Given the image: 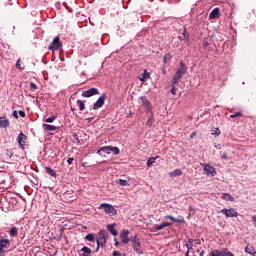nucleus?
<instances>
[{
    "label": "nucleus",
    "instance_id": "f704fd0d",
    "mask_svg": "<svg viewBox=\"0 0 256 256\" xmlns=\"http://www.w3.org/2000/svg\"><path fill=\"white\" fill-rule=\"evenodd\" d=\"M56 119H57L56 115L50 116L45 120V123H53V121H56Z\"/></svg>",
    "mask_w": 256,
    "mask_h": 256
},
{
    "label": "nucleus",
    "instance_id": "de8ad7c7",
    "mask_svg": "<svg viewBox=\"0 0 256 256\" xmlns=\"http://www.w3.org/2000/svg\"><path fill=\"white\" fill-rule=\"evenodd\" d=\"M178 39L180 40V41H183V40H186L187 38H185V36H178Z\"/></svg>",
    "mask_w": 256,
    "mask_h": 256
},
{
    "label": "nucleus",
    "instance_id": "6ab92c4d",
    "mask_svg": "<svg viewBox=\"0 0 256 256\" xmlns=\"http://www.w3.org/2000/svg\"><path fill=\"white\" fill-rule=\"evenodd\" d=\"M220 17V8L213 9L209 14V19H216Z\"/></svg>",
    "mask_w": 256,
    "mask_h": 256
},
{
    "label": "nucleus",
    "instance_id": "393cba45",
    "mask_svg": "<svg viewBox=\"0 0 256 256\" xmlns=\"http://www.w3.org/2000/svg\"><path fill=\"white\" fill-rule=\"evenodd\" d=\"M210 255L211 256H224V248H222L221 250L214 249L211 251Z\"/></svg>",
    "mask_w": 256,
    "mask_h": 256
},
{
    "label": "nucleus",
    "instance_id": "79ce46f5",
    "mask_svg": "<svg viewBox=\"0 0 256 256\" xmlns=\"http://www.w3.org/2000/svg\"><path fill=\"white\" fill-rule=\"evenodd\" d=\"M16 67H18V69H22L21 68V59H18V61H16Z\"/></svg>",
    "mask_w": 256,
    "mask_h": 256
},
{
    "label": "nucleus",
    "instance_id": "f3484780",
    "mask_svg": "<svg viewBox=\"0 0 256 256\" xmlns=\"http://www.w3.org/2000/svg\"><path fill=\"white\" fill-rule=\"evenodd\" d=\"M9 125L10 121L6 117H0V129H6Z\"/></svg>",
    "mask_w": 256,
    "mask_h": 256
},
{
    "label": "nucleus",
    "instance_id": "4be33fe9",
    "mask_svg": "<svg viewBox=\"0 0 256 256\" xmlns=\"http://www.w3.org/2000/svg\"><path fill=\"white\" fill-rule=\"evenodd\" d=\"M81 256H91L92 255V250L91 248L87 247V246H84L81 248Z\"/></svg>",
    "mask_w": 256,
    "mask_h": 256
},
{
    "label": "nucleus",
    "instance_id": "6e6d98bb",
    "mask_svg": "<svg viewBox=\"0 0 256 256\" xmlns=\"http://www.w3.org/2000/svg\"><path fill=\"white\" fill-rule=\"evenodd\" d=\"M72 137H73V139H78V135L77 134H73Z\"/></svg>",
    "mask_w": 256,
    "mask_h": 256
},
{
    "label": "nucleus",
    "instance_id": "680f3d73",
    "mask_svg": "<svg viewBox=\"0 0 256 256\" xmlns=\"http://www.w3.org/2000/svg\"><path fill=\"white\" fill-rule=\"evenodd\" d=\"M88 121H93V118H88Z\"/></svg>",
    "mask_w": 256,
    "mask_h": 256
},
{
    "label": "nucleus",
    "instance_id": "3c124183",
    "mask_svg": "<svg viewBox=\"0 0 256 256\" xmlns=\"http://www.w3.org/2000/svg\"><path fill=\"white\" fill-rule=\"evenodd\" d=\"M195 136H196V132H193V133L190 135V139H194Z\"/></svg>",
    "mask_w": 256,
    "mask_h": 256
},
{
    "label": "nucleus",
    "instance_id": "2f4dec72",
    "mask_svg": "<svg viewBox=\"0 0 256 256\" xmlns=\"http://www.w3.org/2000/svg\"><path fill=\"white\" fill-rule=\"evenodd\" d=\"M77 105H78L79 111H84V109H85V103H84V101H82V100H77Z\"/></svg>",
    "mask_w": 256,
    "mask_h": 256
},
{
    "label": "nucleus",
    "instance_id": "f8f14e48",
    "mask_svg": "<svg viewBox=\"0 0 256 256\" xmlns=\"http://www.w3.org/2000/svg\"><path fill=\"white\" fill-rule=\"evenodd\" d=\"M26 139H27V136L23 132H20V135H18V145L20 149H24Z\"/></svg>",
    "mask_w": 256,
    "mask_h": 256
},
{
    "label": "nucleus",
    "instance_id": "58836bf2",
    "mask_svg": "<svg viewBox=\"0 0 256 256\" xmlns=\"http://www.w3.org/2000/svg\"><path fill=\"white\" fill-rule=\"evenodd\" d=\"M212 135H221V131H220V129H218V128H214L213 130H212V133H211Z\"/></svg>",
    "mask_w": 256,
    "mask_h": 256
},
{
    "label": "nucleus",
    "instance_id": "a19ab883",
    "mask_svg": "<svg viewBox=\"0 0 256 256\" xmlns=\"http://www.w3.org/2000/svg\"><path fill=\"white\" fill-rule=\"evenodd\" d=\"M182 36H183L184 38H187V39L189 38V34H187V30H186V29L183 30Z\"/></svg>",
    "mask_w": 256,
    "mask_h": 256
},
{
    "label": "nucleus",
    "instance_id": "09e8293b",
    "mask_svg": "<svg viewBox=\"0 0 256 256\" xmlns=\"http://www.w3.org/2000/svg\"><path fill=\"white\" fill-rule=\"evenodd\" d=\"M0 254H5V248L0 246Z\"/></svg>",
    "mask_w": 256,
    "mask_h": 256
},
{
    "label": "nucleus",
    "instance_id": "c756f323",
    "mask_svg": "<svg viewBox=\"0 0 256 256\" xmlns=\"http://www.w3.org/2000/svg\"><path fill=\"white\" fill-rule=\"evenodd\" d=\"M255 251V247L254 246H246L245 247V253L251 255L253 254V252Z\"/></svg>",
    "mask_w": 256,
    "mask_h": 256
},
{
    "label": "nucleus",
    "instance_id": "6e6552de",
    "mask_svg": "<svg viewBox=\"0 0 256 256\" xmlns=\"http://www.w3.org/2000/svg\"><path fill=\"white\" fill-rule=\"evenodd\" d=\"M130 235V231L129 230H122L120 233V239H121V243L124 245H128L129 242L132 241V239H129L128 236Z\"/></svg>",
    "mask_w": 256,
    "mask_h": 256
},
{
    "label": "nucleus",
    "instance_id": "bf43d9fd",
    "mask_svg": "<svg viewBox=\"0 0 256 256\" xmlns=\"http://www.w3.org/2000/svg\"><path fill=\"white\" fill-rule=\"evenodd\" d=\"M199 256H204V251L200 252Z\"/></svg>",
    "mask_w": 256,
    "mask_h": 256
},
{
    "label": "nucleus",
    "instance_id": "b1692460",
    "mask_svg": "<svg viewBox=\"0 0 256 256\" xmlns=\"http://www.w3.org/2000/svg\"><path fill=\"white\" fill-rule=\"evenodd\" d=\"M84 239L88 242H95L96 241V234L89 233V234L85 235Z\"/></svg>",
    "mask_w": 256,
    "mask_h": 256
},
{
    "label": "nucleus",
    "instance_id": "4d7b16f0",
    "mask_svg": "<svg viewBox=\"0 0 256 256\" xmlns=\"http://www.w3.org/2000/svg\"><path fill=\"white\" fill-rule=\"evenodd\" d=\"M251 256H256V250L251 253Z\"/></svg>",
    "mask_w": 256,
    "mask_h": 256
},
{
    "label": "nucleus",
    "instance_id": "aec40b11",
    "mask_svg": "<svg viewBox=\"0 0 256 256\" xmlns=\"http://www.w3.org/2000/svg\"><path fill=\"white\" fill-rule=\"evenodd\" d=\"M107 230L110 232V234L114 237L118 236V231L115 229V224H109L107 225Z\"/></svg>",
    "mask_w": 256,
    "mask_h": 256
},
{
    "label": "nucleus",
    "instance_id": "2eb2a0df",
    "mask_svg": "<svg viewBox=\"0 0 256 256\" xmlns=\"http://www.w3.org/2000/svg\"><path fill=\"white\" fill-rule=\"evenodd\" d=\"M97 153L98 155H104L102 153L109 155V153H111V146H103L97 150Z\"/></svg>",
    "mask_w": 256,
    "mask_h": 256
},
{
    "label": "nucleus",
    "instance_id": "1a4fd4ad",
    "mask_svg": "<svg viewBox=\"0 0 256 256\" xmlns=\"http://www.w3.org/2000/svg\"><path fill=\"white\" fill-rule=\"evenodd\" d=\"M99 90L97 88H90L88 90H85L81 93L82 97H93V95H99Z\"/></svg>",
    "mask_w": 256,
    "mask_h": 256
},
{
    "label": "nucleus",
    "instance_id": "5701e85b",
    "mask_svg": "<svg viewBox=\"0 0 256 256\" xmlns=\"http://www.w3.org/2000/svg\"><path fill=\"white\" fill-rule=\"evenodd\" d=\"M221 199L229 202L235 201L234 197H232L229 193H222Z\"/></svg>",
    "mask_w": 256,
    "mask_h": 256
},
{
    "label": "nucleus",
    "instance_id": "c03bdc74",
    "mask_svg": "<svg viewBox=\"0 0 256 256\" xmlns=\"http://www.w3.org/2000/svg\"><path fill=\"white\" fill-rule=\"evenodd\" d=\"M221 159H228V154L226 152H224L222 155H221Z\"/></svg>",
    "mask_w": 256,
    "mask_h": 256
},
{
    "label": "nucleus",
    "instance_id": "412c9836",
    "mask_svg": "<svg viewBox=\"0 0 256 256\" xmlns=\"http://www.w3.org/2000/svg\"><path fill=\"white\" fill-rule=\"evenodd\" d=\"M45 173H46L47 175H49L50 177H52V178H57V173H56V171L53 170V169L50 168V167H45Z\"/></svg>",
    "mask_w": 256,
    "mask_h": 256
},
{
    "label": "nucleus",
    "instance_id": "473e14b6",
    "mask_svg": "<svg viewBox=\"0 0 256 256\" xmlns=\"http://www.w3.org/2000/svg\"><path fill=\"white\" fill-rule=\"evenodd\" d=\"M114 153V155H119L120 149L118 147L110 146V152Z\"/></svg>",
    "mask_w": 256,
    "mask_h": 256
},
{
    "label": "nucleus",
    "instance_id": "ddd939ff",
    "mask_svg": "<svg viewBox=\"0 0 256 256\" xmlns=\"http://www.w3.org/2000/svg\"><path fill=\"white\" fill-rule=\"evenodd\" d=\"M201 167H203L204 172H206L207 175H212L214 173V168L210 164L201 163Z\"/></svg>",
    "mask_w": 256,
    "mask_h": 256
},
{
    "label": "nucleus",
    "instance_id": "f03ea898",
    "mask_svg": "<svg viewBox=\"0 0 256 256\" xmlns=\"http://www.w3.org/2000/svg\"><path fill=\"white\" fill-rule=\"evenodd\" d=\"M187 72V66L181 62L180 66L178 67L176 73L172 78V85H176L179 83L180 79L183 77L184 74Z\"/></svg>",
    "mask_w": 256,
    "mask_h": 256
},
{
    "label": "nucleus",
    "instance_id": "cd10ccee",
    "mask_svg": "<svg viewBox=\"0 0 256 256\" xmlns=\"http://www.w3.org/2000/svg\"><path fill=\"white\" fill-rule=\"evenodd\" d=\"M44 131H56V126L49 125V124H43Z\"/></svg>",
    "mask_w": 256,
    "mask_h": 256
},
{
    "label": "nucleus",
    "instance_id": "e433bc0d",
    "mask_svg": "<svg viewBox=\"0 0 256 256\" xmlns=\"http://www.w3.org/2000/svg\"><path fill=\"white\" fill-rule=\"evenodd\" d=\"M38 89L37 85L33 82H30V91H36Z\"/></svg>",
    "mask_w": 256,
    "mask_h": 256
},
{
    "label": "nucleus",
    "instance_id": "7ed1b4c3",
    "mask_svg": "<svg viewBox=\"0 0 256 256\" xmlns=\"http://www.w3.org/2000/svg\"><path fill=\"white\" fill-rule=\"evenodd\" d=\"M131 243H132V248L136 254H138V255L144 254V251L141 247L140 239L138 238L137 235H135L134 237L131 238Z\"/></svg>",
    "mask_w": 256,
    "mask_h": 256
},
{
    "label": "nucleus",
    "instance_id": "ea45409f",
    "mask_svg": "<svg viewBox=\"0 0 256 256\" xmlns=\"http://www.w3.org/2000/svg\"><path fill=\"white\" fill-rule=\"evenodd\" d=\"M171 89H170V93H172V95H176V87L175 85H173V83H171Z\"/></svg>",
    "mask_w": 256,
    "mask_h": 256
},
{
    "label": "nucleus",
    "instance_id": "864d4df0",
    "mask_svg": "<svg viewBox=\"0 0 256 256\" xmlns=\"http://www.w3.org/2000/svg\"><path fill=\"white\" fill-rule=\"evenodd\" d=\"M7 155H8V157H12L13 152L12 151H8Z\"/></svg>",
    "mask_w": 256,
    "mask_h": 256
},
{
    "label": "nucleus",
    "instance_id": "c85d7f7f",
    "mask_svg": "<svg viewBox=\"0 0 256 256\" xmlns=\"http://www.w3.org/2000/svg\"><path fill=\"white\" fill-rule=\"evenodd\" d=\"M147 78H150V73L145 69L143 70V73L141 74V81H145Z\"/></svg>",
    "mask_w": 256,
    "mask_h": 256
},
{
    "label": "nucleus",
    "instance_id": "9b49d317",
    "mask_svg": "<svg viewBox=\"0 0 256 256\" xmlns=\"http://www.w3.org/2000/svg\"><path fill=\"white\" fill-rule=\"evenodd\" d=\"M140 101H141L142 107H145V109H148V111L152 109L150 101L145 96H141Z\"/></svg>",
    "mask_w": 256,
    "mask_h": 256
},
{
    "label": "nucleus",
    "instance_id": "0eeeda50",
    "mask_svg": "<svg viewBox=\"0 0 256 256\" xmlns=\"http://www.w3.org/2000/svg\"><path fill=\"white\" fill-rule=\"evenodd\" d=\"M63 46L62 42L60 41V37L56 36L51 44L48 46V50H58Z\"/></svg>",
    "mask_w": 256,
    "mask_h": 256
},
{
    "label": "nucleus",
    "instance_id": "423d86ee",
    "mask_svg": "<svg viewBox=\"0 0 256 256\" xmlns=\"http://www.w3.org/2000/svg\"><path fill=\"white\" fill-rule=\"evenodd\" d=\"M106 99H107V95L106 94H102L97 99V101L93 104L94 111H97V109H101V107H103V105H105Z\"/></svg>",
    "mask_w": 256,
    "mask_h": 256
},
{
    "label": "nucleus",
    "instance_id": "5fc2aeb1",
    "mask_svg": "<svg viewBox=\"0 0 256 256\" xmlns=\"http://www.w3.org/2000/svg\"><path fill=\"white\" fill-rule=\"evenodd\" d=\"M147 125H148L149 127H151L152 122H151V120H150V119L147 121Z\"/></svg>",
    "mask_w": 256,
    "mask_h": 256
},
{
    "label": "nucleus",
    "instance_id": "dca6fc26",
    "mask_svg": "<svg viewBox=\"0 0 256 256\" xmlns=\"http://www.w3.org/2000/svg\"><path fill=\"white\" fill-rule=\"evenodd\" d=\"M168 175L170 178H176V177H181L183 175V172L181 169H175L169 172Z\"/></svg>",
    "mask_w": 256,
    "mask_h": 256
},
{
    "label": "nucleus",
    "instance_id": "a211bd4d",
    "mask_svg": "<svg viewBox=\"0 0 256 256\" xmlns=\"http://www.w3.org/2000/svg\"><path fill=\"white\" fill-rule=\"evenodd\" d=\"M170 226H172V223L163 222V223H161L160 225H154V229H155L156 231H161V230H163V229H165V228H167V227H170Z\"/></svg>",
    "mask_w": 256,
    "mask_h": 256
},
{
    "label": "nucleus",
    "instance_id": "a878e982",
    "mask_svg": "<svg viewBox=\"0 0 256 256\" xmlns=\"http://www.w3.org/2000/svg\"><path fill=\"white\" fill-rule=\"evenodd\" d=\"M9 234H10V236H11L12 238H16V237L18 236V234H19L18 228H17V227H12V228H10Z\"/></svg>",
    "mask_w": 256,
    "mask_h": 256
},
{
    "label": "nucleus",
    "instance_id": "a18cd8bd",
    "mask_svg": "<svg viewBox=\"0 0 256 256\" xmlns=\"http://www.w3.org/2000/svg\"><path fill=\"white\" fill-rule=\"evenodd\" d=\"M112 256H121L119 251H113Z\"/></svg>",
    "mask_w": 256,
    "mask_h": 256
},
{
    "label": "nucleus",
    "instance_id": "603ef678",
    "mask_svg": "<svg viewBox=\"0 0 256 256\" xmlns=\"http://www.w3.org/2000/svg\"><path fill=\"white\" fill-rule=\"evenodd\" d=\"M252 221L255 223V225H256V215H253L252 216Z\"/></svg>",
    "mask_w": 256,
    "mask_h": 256
},
{
    "label": "nucleus",
    "instance_id": "39448f33",
    "mask_svg": "<svg viewBox=\"0 0 256 256\" xmlns=\"http://www.w3.org/2000/svg\"><path fill=\"white\" fill-rule=\"evenodd\" d=\"M221 214H223L226 218H237L239 213L234 208H224L221 210Z\"/></svg>",
    "mask_w": 256,
    "mask_h": 256
},
{
    "label": "nucleus",
    "instance_id": "49530a36",
    "mask_svg": "<svg viewBox=\"0 0 256 256\" xmlns=\"http://www.w3.org/2000/svg\"><path fill=\"white\" fill-rule=\"evenodd\" d=\"M18 114H20V117H26L25 112H24V111H22V110H20V111L18 112Z\"/></svg>",
    "mask_w": 256,
    "mask_h": 256
},
{
    "label": "nucleus",
    "instance_id": "bb28decb",
    "mask_svg": "<svg viewBox=\"0 0 256 256\" xmlns=\"http://www.w3.org/2000/svg\"><path fill=\"white\" fill-rule=\"evenodd\" d=\"M116 184H118L121 187H129L130 186L129 182L127 180H123V179H118L116 181Z\"/></svg>",
    "mask_w": 256,
    "mask_h": 256
},
{
    "label": "nucleus",
    "instance_id": "20e7f679",
    "mask_svg": "<svg viewBox=\"0 0 256 256\" xmlns=\"http://www.w3.org/2000/svg\"><path fill=\"white\" fill-rule=\"evenodd\" d=\"M99 209H103L105 214H108L110 216L117 215V210L114 208L113 205L108 203H103L99 206Z\"/></svg>",
    "mask_w": 256,
    "mask_h": 256
},
{
    "label": "nucleus",
    "instance_id": "13d9d810",
    "mask_svg": "<svg viewBox=\"0 0 256 256\" xmlns=\"http://www.w3.org/2000/svg\"><path fill=\"white\" fill-rule=\"evenodd\" d=\"M115 247H118L119 245H120V243L119 242H115Z\"/></svg>",
    "mask_w": 256,
    "mask_h": 256
},
{
    "label": "nucleus",
    "instance_id": "7c9ffc66",
    "mask_svg": "<svg viewBox=\"0 0 256 256\" xmlns=\"http://www.w3.org/2000/svg\"><path fill=\"white\" fill-rule=\"evenodd\" d=\"M172 58H173V56H172L170 53H167V54H165L164 57H163V62H164V63H168L169 61L172 60Z\"/></svg>",
    "mask_w": 256,
    "mask_h": 256
},
{
    "label": "nucleus",
    "instance_id": "f257e3e1",
    "mask_svg": "<svg viewBox=\"0 0 256 256\" xmlns=\"http://www.w3.org/2000/svg\"><path fill=\"white\" fill-rule=\"evenodd\" d=\"M109 238V234L105 229L99 230L96 235V249L95 252L98 253L100 248H105L107 244V240Z\"/></svg>",
    "mask_w": 256,
    "mask_h": 256
},
{
    "label": "nucleus",
    "instance_id": "052dcab7",
    "mask_svg": "<svg viewBox=\"0 0 256 256\" xmlns=\"http://www.w3.org/2000/svg\"><path fill=\"white\" fill-rule=\"evenodd\" d=\"M189 254H190V251H187L185 256H190Z\"/></svg>",
    "mask_w": 256,
    "mask_h": 256
},
{
    "label": "nucleus",
    "instance_id": "37998d69",
    "mask_svg": "<svg viewBox=\"0 0 256 256\" xmlns=\"http://www.w3.org/2000/svg\"><path fill=\"white\" fill-rule=\"evenodd\" d=\"M73 161H74V158H73V157L68 158V159H67L68 165H72Z\"/></svg>",
    "mask_w": 256,
    "mask_h": 256
},
{
    "label": "nucleus",
    "instance_id": "e2e57ef3",
    "mask_svg": "<svg viewBox=\"0 0 256 256\" xmlns=\"http://www.w3.org/2000/svg\"><path fill=\"white\" fill-rule=\"evenodd\" d=\"M0 256H6V254H0Z\"/></svg>",
    "mask_w": 256,
    "mask_h": 256
},
{
    "label": "nucleus",
    "instance_id": "8fccbe9b",
    "mask_svg": "<svg viewBox=\"0 0 256 256\" xmlns=\"http://www.w3.org/2000/svg\"><path fill=\"white\" fill-rule=\"evenodd\" d=\"M13 115H14V117H16V119H18V112H17V110H14V113H13Z\"/></svg>",
    "mask_w": 256,
    "mask_h": 256
},
{
    "label": "nucleus",
    "instance_id": "9d476101",
    "mask_svg": "<svg viewBox=\"0 0 256 256\" xmlns=\"http://www.w3.org/2000/svg\"><path fill=\"white\" fill-rule=\"evenodd\" d=\"M165 219H169L173 223H178V224H185L186 223V220H185V218L183 216H180L179 218H175L172 215H166Z\"/></svg>",
    "mask_w": 256,
    "mask_h": 256
},
{
    "label": "nucleus",
    "instance_id": "4468645a",
    "mask_svg": "<svg viewBox=\"0 0 256 256\" xmlns=\"http://www.w3.org/2000/svg\"><path fill=\"white\" fill-rule=\"evenodd\" d=\"M0 247L9 249L11 247V241L9 239L0 238Z\"/></svg>",
    "mask_w": 256,
    "mask_h": 256
},
{
    "label": "nucleus",
    "instance_id": "4c0bfd02",
    "mask_svg": "<svg viewBox=\"0 0 256 256\" xmlns=\"http://www.w3.org/2000/svg\"><path fill=\"white\" fill-rule=\"evenodd\" d=\"M235 117H242V112H236L233 115H230L231 119H235Z\"/></svg>",
    "mask_w": 256,
    "mask_h": 256
},
{
    "label": "nucleus",
    "instance_id": "72a5a7b5",
    "mask_svg": "<svg viewBox=\"0 0 256 256\" xmlns=\"http://www.w3.org/2000/svg\"><path fill=\"white\" fill-rule=\"evenodd\" d=\"M155 161H156L155 157L148 158L147 167H152V165H153V163H155Z\"/></svg>",
    "mask_w": 256,
    "mask_h": 256
},
{
    "label": "nucleus",
    "instance_id": "c9c22d12",
    "mask_svg": "<svg viewBox=\"0 0 256 256\" xmlns=\"http://www.w3.org/2000/svg\"><path fill=\"white\" fill-rule=\"evenodd\" d=\"M223 256H235L228 248H223Z\"/></svg>",
    "mask_w": 256,
    "mask_h": 256
}]
</instances>
